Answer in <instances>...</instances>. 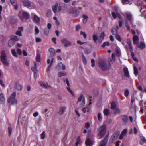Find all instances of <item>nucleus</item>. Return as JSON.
Here are the masks:
<instances>
[{
    "label": "nucleus",
    "instance_id": "1",
    "mask_svg": "<svg viewBox=\"0 0 146 146\" xmlns=\"http://www.w3.org/2000/svg\"><path fill=\"white\" fill-rule=\"evenodd\" d=\"M106 132V126L105 125H103L101 126L99 128L98 138H101L104 136Z\"/></svg>",
    "mask_w": 146,
    "mask_h": 146
},
{
    "label": "nucleus",
    "instance_id": "2",
    "mask_svg": "<svg viewBox=\"0 0 146 146\" xmlns=\"http://www.w3.org/2000/svg\"><path fill=\"white\" fill-rule=\"evenodd\" d=\"M19 16L22 20H27L29 18L30 16L29 13L25 11L20 12Z\"/></svg>",
    "mask_w": 146,
    "mask_h": 146
},
{
    "label": "nucleus",
    "instance_id": "3",
    "mask_svg": "<svg viewBox=\"0 0 146 146\" xmlns=\"http://www.w3.org/2000/svg\"><path fill=\"white\" fill-rule=\"evenodd\" d=\"M16 96V92H13L10 98H8V102L12 104H16L17 103V100L15 99Z\"/></svg>",
    "mask_w": 146,
    "mask_h": 146
},
{
    "label": "nucleus",
    "instance_id": "4",
    "mask_svg": "<svg viewBox=\"0 0 146 146\" xmlns=\"http://www.w3.org/2000/svg\"><path fill=\"white\" fill-rule=\"evenodd\" d=\"M98 64L99 67L101 70H104L107 69V66L104 61L100 60L98 62Z\"/></svg>",
    "mask_w": 146,
    "mask_h": 146
},
{
    "label": "nucleus",
    "instance_id": "5",
    "mask_svg": "<svg viewBox=\"0 0 146 146\" xmlns=\"http://www.w3.org/2000/svg\"><path fill=\"white\" fill-rule=\"evenodd\" d=\"M61 42L62 44H64V46L66 48L72 45L71 42L68 41V40L65 38L61 39Z\"/></svg>",
    "mask_w": 146,
    "mask_h": 146
},
{
    "label": "nucleus",
    "instance_id": "6",
    "mask_svg": "<svg viewBox=\"0 0 146 146\" xmlns=\"http://www.w3.org/2000/svg\"><path fill=\"white\" fill-rule=\"evenodd\" d=\"M127 42L128 46H125V48L127 50L129 49L130 51H133V46L131 44L130 40L129 39H127Z\"/></svg>",
    "mask_w": 146,
    "mask_h": 146
},
{
    "label": "nucleus",
    "instance_id": "7",
    "mask_svg": "<svg viewBox=\"0 0 146 146\" xmlns=\"http://www.w3.org/2000/svg\"><path fill=\"white\" fill-rule=\"evenodd\" d=\"M64 81L66 82V84L68 86L67 87V89L68 90V91L72 95H74V93L72 92V90L70 88V84L68 79H66V80H64Z\"/></svg>",
    "mask_w": 146,
    "mask_h": 146
},
{
    "label": "nucleus",
    "instance_id": "8",
    "mask_svg": "<svg viewBox=\"0 0 146 146\" xmlns=\"http://www.w3.org/2000/svg\"><path fill=\"white\" fill-rule=\"evenodd\" d=\"M105 36V33L104 32L101 33L98 37V42L99 43H101Z\"/></svg>",
    "mask_w": 146,
    "mask_h": 146
},
{
    "label": "nucleus",
    "instance_id": "9",
    "mask_svg": "<svg viewBox=\"0 0 146 146\" xmlns=\"http://www.w3.org/2000/svg\"><path fill=\"white\" fill-rule=\"evenodd\" d=\"M66 109V108L65 106H60L59 109L58 113L60 115H62L65 111Z\"/></svg>",
    "mask_w": 146,
    "mask_h": 146
},
{
    "label": "nucleus",
    "instance_id": "10",
    "mask_svg": "<svg viewBox=\"0 0 146 146\" xmlns=\"http://www.w3.org/2000/svg\"><path fill=\"white\" fill-rule=\"evenodd\" d=\"M93 39L95 43H98V33L96 32H94L93 35Z\"/></svg>",
    "mask_w": 146,
    "mask_h": 146
},
{
    "label": "nucleus",
    "instance_id": "11",
    "mask_svg": "<svg viewBox=\"0 0 146 146\" xmlns=\"http://www.w3.org/2000/svg\"><path fill=\"white\" fill-rule=\"evenodd\" d=\"M38 83L41 87L44 89H47L48 88V87H51L50 85H48V84H46L45 83L42 82H39Z\"/></svg>",
    "mask_w": 146,
    "mask_h": 146
},
{
    "label": "nucleus",
    "instance_id": "12",
    "mask_svg": "<svg viewBox=\"0 0 146 146\" xmlns=\"http://www.w3.org/2000/svg\"><path fill=\"white\" fill-rule=\"evenodd\" d=\"M67 11L70 14L78 13L77 9L75 8L69 9H68Z\"/></svg>",
    "mask_w": 146,
    "mask_h": 146
},
{
    "label": "nucleus",
    "instance_id": "13",
    "mask_svg": "<svg viewBox=\"0 0 146 146\" xmlns=\"http://www.w3.org/2000/svg\"><path fill=\"white\" fill-rule=\"evenodd\" d=\"M124 16L128 20L131 21L132 19V17L131 14L129 13H126L124 14Z\"/></svg>",
    "mask_w": 146,
    "mask_h": 146
},
{
    "label": "nucleus",
    "instance_id": "14",
    "mask_svg": "<svg viewBox=\"0 0 146 146\" xmlns=\"http://www.w3.org/2000/svg\"><path fill=\"white\" fill-rule=\"evenodd\" d=\"M58 4V11L60 12L63 9L64 7H65V4L62 3H59Z\"/></svg>",
    "mask_w": 146,
    "mask_h": 146
},
{
    "label": "nucleus",
    "instance_id": "15",
    "mask_svg": "<svg viewBox=\"0 0 146 146\" xmlns=\"http://www.w3.org/2000/svg\"><path fill=\"white\" fill-rule=\"evenodd\" d=\"M0 58L1 60L7 59V56L6 55L5 53L4 50H2L1 52Z\"/></svg>",
    "mask_w": 146,
    "mask_h": 146
},
{
    "label": "nucleus",
    "instance_id": "16",
    "mask_svg": "<svg viewBox=\"0 0 146 146\" xmlns=\"http://www.w3.org/2000/svg\"><path fill=\"white\" fill-rule=\"evenodd\" d=\"M85 144L86 146H92L93 142L90 139L88 138L86 139L85 141Z\"/></svg>",
    "mask_w": 146,
    "mask_h": 146
},
{
    "label": "nucleus",
    "instance_id": "17",
    "mask_svg": "<svg viewBox=\"0 0 146 146\" xmlns=\"http://www.w3.org/2000/svg\"><path fill=\"white\" fill-rule=\"evenodd\" d=\"M57 69L59 70L62 69V70H65L66 69L65 66L61 62L59 63L57 66Z\"/></svg>",
    "mask_w": 146,
    "mask_h": 146
},
{
    "label": "nucleus",
    "instance_id": "18",
    "mask_svg": "<svg viewBox=\"0 0 146 146\" xmlns=\"http://www.w3.org/2000/svg\"><path fill=\"white\" fill-rule=\"evenodd\" d=\"M122 120L123 122V124L124 125H126L128 121L127 117L126 116L124 115L123 116Z\"/></svg>",
    "mask_w": 146,
    "mask_h": 146
},
{
    "label": "nucleus",
    "instance_id": "19",
    "mask_svg": "<svg viewBox=\"0 0 146 146\" xmlns=\"http://www.w3.org/2000/svg\"><path fill=\"white\" fill-rule=\"evenodd\" d=\"M33 20L37 23H38L40 21V20L39 17L36 15H34L33 16Z\"/></svg>",
    "mask_w": 146,
    "mask_h": 146
},
{
    "label": "nucleus",
    "instance_id": "20",
    "mask_svg": "<svg viewBox=\"0 0 146 146\" xmlns=\"http://www.w3.org/2000/svg\"><path fill=\"white\" fill-rule=\"evenodd\" d=\"M48 51L50 53V56L51 57H52L54 55L55 53L54 50L52 48H50L49 49Z\"/></svg>",
    "mask_w": 146,
    "mask_h": 146
},
{
    "label": "nucleus",
    "instance_id": "21",
    "mask_svg": "<svg viewBox=\"0 0 146 146\" xmlns=\"http://www.w3.org/2000/svg\"><path fill=\"white\" fill-rule=\"evenodd\" d=\"M1 61L4 65L8 67L9 66V62L8 61H7V59H4Z\"/></svg>",
    "mask_w": 146,
    "mask_h": 146
},
{
    "label": "nucleus",
    "instance_id": "22",
    "mask_svg": "<svg viewBox=\"0 0 146 146\" xmlns=\"http://www.w3.org/2000/svg\"><path fill=\"white\" fill-rule=\"evenodd\" d=\"M58 4L56 3L55 4V5L52 7V10L55 13H56L57 12V8H58Z\"/></svg>",
    "mask_w": 146,
    "mask_h": 146
},
{
    "label": "nucleus",
    "instance_id": "23",
    "mask_svg": "<svg viewBox=\"0 0 146 146\" xmlns=\"http://www.w3.org/2000/svg\"><path fill=\"white\" fill-rule=\"evenodd\" d=\"M123 70L125 73V76L126 77L128 76L129 75V73L128 68L126 67L124 68Z\"/></svg>",
    "mask_w": 146,
    "mask_h": 146
},
{
    "label": "nucleus",
    "instance_id": "24",
    "mask_svg": "<svg viewBox=\"0 0 146 146\" xmlns=\"http://www.w3.org/2000/svg\"><path fill=\"white\" fill-rule=\"evenodd\" d=\"M34 63L35 66L31 68V70L34 72H36L37 71V64L35 62H34Z\"/></svg>",
    "mask_w": 146,
    "mask_h": 146
},
{
    "label": "nucleus",
    "instance_id": "25",
    "mask_svg": "<svg viewBox=\"0 0 146 146\" xmlns=\"http://www.w3.org/2000/svg\"><path fill=\"white\" fill-rule=\"evenodd\" d=\"M11 2L12 5L15 7V10H17L18 9V6L17 4L16 1H10Z\"/></svg>",
    "mask_w": 146,
    "mask_h": 146
},
{
    "label": "nucleus",
    "instance_id": "26",
    "mask_svg": "<svg viewBox=\"0 0 146 146\" xmlns=\"http://www.w3.org/2000/svg\"><path fill=\"white\" fill-rule=\"evenodd\" d=\"M117 104L115 102H112L111 105V108L112 110H114L116 108Z\"/></svg>",
    "mask_w": 146,
    "mask_h": 146
},
{
    "label": "nucleus",
    "instance_id": "27",
    "mask_svg": "<svg viewBox=\"0 0 146 146\" xmlns=\"http://www.w3.org/2000/svg\"><path fill=\"white\" fill-rule=\"evenodd\" d=\"M0 100L2 103H4L5 101V98L3 95L2 94H0Z\"/></svg>",
    "mask_w": 146,
    "mask_h": 146
},
{
    "label": "nucleus",
    "instance_id": "28",
    "mask_svg": "<svg viewBox=\"0 0 146 146\" xmlns=\"http://www.w3.org/2000/svg\"><path fill=\"white\" fill-rule=\"evenodd\" d=\"M85 101V98L83 95L81 94L78 99V102H81L82 101Z\"/></svg>",
    "mask_w": 146,
    "mask_h": 146
},
{
    "label": "nucleus",
    "instance_id": "29",
    "mask_svg": "<svg viewBox=\"0 0 146 146\" xmlns=\"http://www.w3.org/2000/svg\"><path fill=\"white\" fill-rule=\"evenodd\" d=\"M11 39L13 41H18L19 40V38L15 35H12L11 37Z\"/></svg>",
    "mask_w": 146,
    "mask_h": 146
},
{
    "label": "nucleus",
    "instance_id": "30",
    "mask_svg": "<svg viewBox=\"0 0 146 146\" xmlns=\"http://www.w3.org/2000/svg\"><path fill=\"white\" fill-rule=\"evenodd\" d=\"M23 3L24 5L27 7H29L31 5V4L29 1H24Z\"/></svg>",
    "mask_w": 146,
    "mask_h": 146
},
{
    "label": "nucleus",
    "instance_id": "31",
    "mask_svg": "<svg viewBox=\"0 0 146 146\" xmlns=\"http://www.w3.org/2000/svg\"><path fill=\"white\" fill-rule=\"evenodd\" d=\"M8 45L10 47L12 46L15 44V42L14 41L10 39L8 41Z\"/></svg>",
    "mask_w": 146,
    "mask_h": 146
},
{
    "label": "nucleus",
    "instance_id": "32",
    "mask_svg": "<svg viewBox=\"0 0 146 146\" xmlns=\"http://www.w3.org/2000/svg\"><path fill=\"white\" fill-rule=\"evenodd\" d=\"M67 74L65 72H59L58 74V76L59 77H61L62 76H66Z\"/></svg>",
    "mask_w": 146,
    "mask_h": 146
},
{
    "label": "nucleus",
    "instance_id": "33",
    "mask_svg": "<svg viewBox=\"0 0 146 146\" xmlns=\"http://www.w3.org/2000/svg\"><path fill=\"white\" fill-rule=\"evenodd\" d=\"M11 53L13 56L15 57H17L18 55L16 52L15 50L14 49H12L11 50Z\"/></svg>",
    "mask_w": 146,
    "mask_h": 146
},
{
    "label": "nucleus",
    "instance_id": "34",
    "mask_svg": "<svg viewBox=\"0 0 146 146\" xmlns=\"http://www.w3.org/2000/svg\"><path fill=\"white\" fill-rule=\"evenodd\" d=\"M111 32L113 35H117V29L115 28H113L111 29Z\"/></svg>",
    "mask_w": 146,
    "mask_h": 146
},
{
    "label": "nucleus",
    "instance_id": "35",
    "mask_svg": "<svg viewBox=\"0 0 146 146\" xmlns=\"http://www.w3.org/2000/svg\"><path fill=\"white\" fill-rule=\"evenodd\" d=\"M83 22L84 23H86L87 21L88 17L85 15H84L83 16Z\"/></svg>",
    "mask_w": 146,
    "mask_h": 146
},
{
    "label": "nucleus",
    "instance_id": "36",
    "mask_svg": "<svg viewBox=\"0 0 146 146\" xmlns=\"http://www.w3.org/2000/svg\"><path fill=\"white\" fill-rule=\"evenodd\" d=\"M122 3L124 5L129 4L130 5L132 4V3L129 2V1H122Z\"/></svg>",
    "mask_w": 146,
    "mask_h": 146
},
{
    "label": "nucleus",
    "instance_id": "37",
    "mask_svg": "<svg viewBox=\"0 0 146 146\" xmlns=\"http://www.w3.org/2000/svg\"><path fill=\"white\" fill-rule=\"evenodd\" d=\"M134 72L135 76H137L138 74V69L135 66L134 67Z\"/></svg>",
    "mask_w": 146,
    "mask_h": 146
},
{
    "label": "nucleus",
    "instance_id": "38",
    "mask_svg": "<svg viewBox=\"0 0 146 146\" xmlns=\"http://www.w3.org/2000/svg\"><path fill=\"white\" fill-rule=\"evenodd\" d=\"M107 143L101 140L99 146H106Z\"/></svg>",
    "mask_w": 146,
    "mask_h": 146
},
{
    "label": "nucleus",
    "instance_id": "39",
    "mask_svg": "<svg viewBox=\"0 0 146 146\" xmlns=\"http://www.w3.org/2000/svg\"><path fill=\"white\" fill-rule=\"evenodd\" d=\"M77 141L76 143V144L74 146H77L78 145L80 144L81 143V139H80V136L78 137V138L77 139Z\"/></svg>",
    "mask_w": 146,
    "mask_h": 146
},
{
    "label": "nucleus",
    "instance_id": "40",
    "mask_svg": "<svg viewBox=\"0 0 146 146\" xmlns=\"http://www.w3.org/2000/svg\"><path fill=\"white\" fill-rule=\"evenodd\" d=\"M103 113L105 115L108 116L110 114V111L109 110L106 109L104 110Z\"/></svg>",
    "mask_w": 146,
    "mask_h": 146
},
{
    "label": "nucleus",
    "instance_id": "41",
    "mask_svg": "<svg viewBox=\"0 0 146 146\" xmlns=\"http://www.w3.org/2000/svg\"><path fill=\"white\" fill-rule=\"evenodd\" d=\"M146 143V140L144 138H142L140 140V143L141 145H143L144 143Z\"/></svg>",
    "mask_w": 146,
    "mask_h": 146
},
{
    "label": "nucleus",
    "instance_id": "42",
    "mask_svg": "<svg viewBox=\"0 0 146 146\" xmlns=\"http://www.w3.org/2000/svg\"><path fill=\"white\" fill-rule=\"evenodd\" d=\"M145 47V45L144 43L142 42H141L140 45H139V47L141 49L144 48Z\"/></svg>",
    "mask_w": 146,
    "mask_h": 146
},
{
    "label": "nucleus",
    "instance_id": "43",
    "mask_svg": "<svg viewBox=\"0 0 146 146\" xmlns=\"http://www.w3.org/2000/svg\"><path fill=\"white\" fill-rule=\"evenodd\" d=\"M51 15V11L50 9H49L47 11L46 15L48 17H50Z\"/></svg>",
    "mask_w": 146,
    "mask_h": 146
},
{
    "label": "nucleus",
    "instance_id": "44",
    "mask_svg": "<svg viewBox=\"0 0 146 146\" xmlns=\"http://www.w3.org/2000/svg\"><path fill=\"white\" fill-rule=\"evenodd\" d=\"M98 119L100 122H101L102 120V115L100 113H98Z\"/></svg>",
    "mask_w": 146,
    "mask_h": 146
},
{
    "label": "nucleus",
    "instance_id": "45",
    "mask_svg": "<svg viewBox=\"0 0 146 146\" xmlns=\"http://www.w3.org/2000/svg\"><path fill=\"white\" fill-rule=\"evenodd\" d=\"M109 133H108L105 136L104 138V139H103L102 140L107 143L108 141V138L109 137Z\"/></svg>",
    "mask_w": 146,
    "mask_h": 146
},
{
    "label": "nucleus",
    "instance_id": "46",
    "mask_svg": "<svg viewBox=\"0 0 146 146\" xmlns=\"http://www.w3.org/2000/svg\"><path fill=\"white\" fill-rule=\"evenodd\" d=\"M16 88L18 90H20L22 89V86L21 85L17 84L16 85Z\"/></svg>",
    "mask_w": 146,
    "mask_h": 146
},
{
    "label": "nucleus",
    "instance_id": "47",
    "mask_svg": "<svg viewBox=\"0 0 146 146\" xmlns=\"http://www.w3.org/2000/svg\"><path fill=\"white\" fill-rule=\"evenodd\" d=\"M110 45V44L108 42H106L103 43L102 45V47H104L106 46H109Z\"/></svg>",
    "mask_w": 146,
    "mask_h": 146
},
{
    "label": "nucleus",
    "instance_id": "48",
    "mask_svg": "<svg viewBox=\"0 0 146 146\" xmlns=\"http://www.w3.org/2000/svg\"><path fill=\"white\" fill-rule=\"evenodd\" d=\"M133 40L134 42V43H135V42L139 40V37L137 35H135L133 36Z\"/></svg>",
    "mask_w": 146,
    "mask_h": 146
},
{
    "label": "nucleus",
    "instance_id": "49",
    "mask_svg": "<svg viewBox=\"0 0 146 146\" xmlns=\"http://www.w3.org/2000/svg\"><path fill=\"white\" fill-rule=\"evenodd\" d=\"M116 53L117 55L119 57L121 56V51L119 49H117L116 50Z\"/></svg>",
    "mask_w": 146,
    "mask_h": 146
},
{
    "label": "nucleus",
    "instance_id": "50",
    "mask_svg": "<svg viewBox=\"0 0 146 146\" xmlns=\"http://www.w3.org/2000/svg\"><path fill=\"white\" fill-rule=\"evenodd\" d=\"M82 61L84 64H86L87 63L86 58L83 55H82Z\"/></svg>",
    "mask_w": 146,
    "mask_h": 146
},
{
    "label": "nucleus",
    "instance_id": "51",
    "mask_svg": "<svg viewBox=\"0 0 146 146\" xmlns=\"http://www.w3.org/2000/svg\"><path fill=\"white\" fill-rule=\"evenodd\" d=\"M116 38L118 41L120 42H121L122 41L120 36L118 34L116 35Z\"/></svg>",
    "mask_w": 146,
    "mask_h": 146
},
{
    "label": "nucleus",
    "instance_id": "52",
    "mask_svg": "<svg viewBox=\"0 0 146 146\" xmlns=\"http://www.w3.org/2000/svg\"><path fill=\"white\" fill-rule=\"evenodd\" d=\"M36 61L38 62H40V55L38 54L37 55L36 57Z\"/></svg>",
    "mask_w": 146,
    "mask_h": 146
},
{
    "label": "nucleus",
    "instance_id": "53",
    "mask_svg": "<svg viewBox=\"0 0 146 146\" xmlns=\"http://www.w3.org/2000/svg\"><path fill=\"white\" fill-rule=\"evenodd\" d=\"M9 135L10 136L12 132V128L11 127L9 126L8 128Z\"/></svg>",
    "mask_w": 146,
    "mask_h": 146
},
{
    "label": "nucleus",
    "instance_id": "54",
    "mask_svg": "<svg viewBox=\"0 0 146 146\" xmlns=\"http://www.w3.org/2000/svg\"><path fill=\"white\" fill-rule=\"evenodd\" d=\"M117 15L118 16V17L120 19L121 21H123V17L121 16L120 15V14L116 12V13Z\"/></svg>",
    "mask_w": 146,
    "mask_h": 146
},
{
    "label": "nucleus",
    "instance_id": "55",
    "mask_svg": "<svg viewBox=\"0 0 146 146\" xmlns=\"http://www.w3.org/2000/svg\"><path fill=\"white\" fill-rule=\"evenodd\" d=\"M127 129H124L122 132L121 134L124 135H125L127 133Z\"/></svg>",
    "mask_w": 146,
    "mask_h": 146
},
{
    "label": "nucleus",
    "instance_id": "56",
    "mask_svg": "<svg viewBox=\"0 0 146 146\" xmlns=\"http://www.w3.org/2000/svg\"><path fill=\"white\" fill-rule=\"evenodd\" d=\"M80 102V107H83L84 106L85 104V100L82 101L81 102Z\"/></svg>",
    "mask_w": 146,
    "mask_h": 146
},
{
    "label": "nucleus",
    "instance_id": "57",
    "mask_svg": "<svg viewBox=\"0 0 146 146\" xmlns=\"http://www.w3.org/2000/svg\"><path fill=\"white\" fill-rule=\"evenodd\" d=\"M44 31L45 34L46 35H48L49 33V30L47 28L45 29Z\"/></svg>",
    "mask_w": 146,
    "mask_h": 146
},
{
    "label": "nucleus",
    "instance_id": "58",
    "mask_svg": "<svg viewBox=\"0 0 146 146\" xmlns=\"http://www.w3.org/2000/svg\"><path fill=\"white\" fill-rule=\"evenodd\" d=\"M35 30L36 34H38L39 33V30L36 26L35 27Z\"/></svg>",
    "mask_w": 146,
    "mask_h": 146
},
{
    "label": "nucleus",
    "instance_id": "59",
    "mask_svg": "<svg viewBox=\"0 0 146 146\" xmlns=\"http://www.w3.org/2000/svg\"><path fill=\"white\" fill-rule=\"evenodd\" d=\"M80 34L81 35H82L84 37V38H86V35L85 33V32H82V31H81Z\"/></svg>",
    "mask_w": 146,
    "mask_h": 146
},
{
    "label": "nucleus",
    "instance_id": "60",
    "mask_svg": "<svg viewBox=\"0 0 146 146\" xmlns=\"http://www.w3.org/2000/svg\"><path fill=\"white\" fill-rule=\"evenodd\" d=\"M91 63H92L91 66L92 67H94L95 66V61L93 59H91Z\"/></svg>",
    "mask_w": 146,
    "mask_h": 146
},
{
    "label": "nucleus",
    "instance_id": "61",
    "mask_svg": "<svg viewBox=\"0 0 146 146\" xmlns=\"http://www.w3.org/2000/svg\"><path fill=\"white\" fill-rule=\"evenodd\" d=\"M129 91L128 90H126L125 91V93H124V95L126 97H127L129 95Z\"/></svg>",
    "mask_w": 146,
    "mask_h": 146
},
{
    "label": "nucleus",
    "instance_id": "62",
    "mask_svg": "<svg viewBox=\"0 0 146 146\" xmlns=\"http://www.w3.org/2000/svg\"><path fill=\"white\" fill-rule=\"evenodd\" d=\"M16 35H19L20 36H22L21 34V32L20 31H19L17 30L16 33Z\"/></svg>",
    "mask_w": 146,
    "mask_h": 146
},
{
    "label": "nucleus",
    "instance_id": "63",
    "mask_svg": "<svg viewBox=\"0 0 146 146\" xmlns=\"http://www.w3.org/2000/svg\"><path fill=\"white\" fill-rule=\"evenodd\" d=\"M114 111V113H119L120 112V110L118 108H116Z\"/></svg>",
    "mask_w": 146,
    "mask_h": 146
},
{
    "label": "nucleus",
    "instance_id": "64",
    "mask_svg": "<svg viewBox=\"0 0 146 146\" xmlns=\"http://www.w3.org/2000/svg\"><path fill=\"white\" fill-rule=\"evenodd\" d=\"M17 52L18 54L19 55H21L22 54V51L21 50L19 49H17Z\"/></svg>",
    "mask_w": 146,
    "mask_h": 146
}]
</instances>
